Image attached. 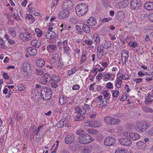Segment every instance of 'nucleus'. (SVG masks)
I'll list each match as a JSON object with an SVG mask.
<instances>
[{
	"mask_svg": "<svg viewBox=\"0 0 153 153\" xmlns=\"http://www.w3.org/2000/svg\"><path fill=\"white\" fill-rule=\"evenodd\" d=\"M89 105L85 104L84 107L82 108L79 106H76L75 108V112L74 117L75 120L76 121L82 120L85 119L84 114L88 109V112H90L91 108Z\"/></svg>",
	"mask_w": 153,
	"mask_h": 153,
	"instance_id": "1",
	"label": "nucleus"
},
{
	"mask_svg": "<svg viewBox=\"0 0 153 153\" xmlns=\"http://www.w3.org/2000/svg\"><path fill=\"white\" fill-rule=\"evenodd\" d=\"M88 5L85 3L79 4L76 7L75 10L77 15L82 16L85 14L88 10Z\"/></svg>",
	"mask_w": 153,
	"mask_h": 153,
	"instance_id": "2",
	"label": "nucleus"
},
{
	"mask_svg": "<svg viewBox=\"0 0 153 153\" xmlns=\"http://www.w3.org/2000/svg\"><path fill=\"white\" fill-rule=\"evenodd\" d=\"M52 91L48 87H44L41 90V96L43 100H49L51 96Z\"/></svg>",
	"mask_w": 153,
	"mask_h": 153,
	"instance_id": "3",
	"label": "nucleus"
},
{
	"mask_svg": "<svg viewBox=\"0 0 153 153\" xmlns=\"http://www.w3.org/2000/svg\"><path fill=\"white\" fill-rule=\"evenodd\" d=\"M93 139L88 134H84L82 136L79 137V142L82 144H86L92 142Z\"/></svg>",
	"mask_w": 153,
	"mask_h": 153,
	"instance_id": "4",
	"label": "nucleus"
},
{
	"mask_svg": "<svg viewBox=\"0 0 153 153\" xmlns=\"http://www.w3.org/2000/svg\"><path fill=\"white\" fill-rule=\"evenodd\" d=\"M150 126V125L145 122L139 123L136 125L135 128L138 131L143 132Z\"/></svg>",
	"mask_w": 153,
	"mask_h": 153,
	"instance_id": "5",
	"label": "nucleus"
},
{
	"mask_svg": "<svg viewBox=\"0 0 153 153\" xmlns=\"http://www.w3.org/2000/svg\"><path fill=\"white\" fill-rule=\"evenodd\" d=\"M105 123L110 125H115L120 122V120L110 117H106L104 119Z\"/></svg>",
	"mask_w": 153,
	"mask_h": 153,
	"instance_id": "6",
	"label": "nucleus"
},
{
	"mask_svg": "<svg viewBox=\"0 0 153 153\" xmlns=\"http://www.w3.org/2000/svg\"><path fill=\"white\" fill-rule=\"evenodd\" d=\"M104 143L106 146L112 145L116 143V140L114 137H108L104 140Z\"/></svg>",
	"mask_w": 153,
	"mask_h": 153,
	"instance_id": "7",
	"label": "nucleus"
},
{
	"mask_svg": "<svg viewBox=\"0 0 153 153\" xmlns=\"http://www.w3.org/2000/svg\"><path fill=\"white\" fill-rule=\"evenodd\" d=\"M73 6L72 2L70 0H68L65 2L62 5L63 10H65L69 12V10L71 9Z\"/></svg>",
	"mask_w": 153,
	"mask_h": 153,
	"instance_id": "8",
	"label": "nucleus"
},
{
	"mask_svg": "<svg viewBox=\"0 0 153 153\" xmlns=\"http://www.w3.org/2000/svg\"><path fill=\"white\" fill-rule=\"evenodd\" d=\"M119 142L121 144L126 146H130L131 144V141L130 140L125 138H120Z\"/></svg>",
	"mask_w": 153,
	"mask_h": 153,
	"instance_id": "9",
	"label": "nucleus"
},
{
	"mask_svg": "<svg viewBox=\"0 0 153 153\" xmlns=\"http://www.w3.org/2000/svg\"><path fill=\"white\" fill-rule=\"evenodd\" d=\"M140 5V0H131V7L132 10L137 9Z\"/></svg>",
	"mask_w": 153,
	"mask_h": 153,
	"instance_id": "10",
	"label": "nucleus"
},
{
	"mask_svg": "<svg viewBox=\"0 0 153 153\" xmlns=\"http://www.w3.org/2000/svg\"><path fill=\"white\" fill-rule=\"evenodd\" d=\"M69 12L65 10L60 11L58 15V17L60 19L67 18L68 16Z\"/></svg>",
	"mask_w": 153,
	"mask_h": 153,
	"instance_id": "11",
	"label": "nucleus"
},
{
	"mask_svg": "<svg viewBox=\"0 0 153 153\" xmlns=\"http://www.w3.org/2000/svg\"><path fill=\"white\" fill-rule=\"evenodd\" d=\"M74 136L73 135H67L65 137V140L66 143L67 144L72 143L74 139Z\"/></svg>",
	"mask_w": 153,
	"mask_h": 153,
	"instance_id": "12",
	"label": "nucleus"
},
{
	"mask_svg": "<svg viewBox=\"0 0 153 153\" xmlns=\"http://www.w3.org/2000/svg\"><path fill=\"white\" fill-rule=\"evenodd\" d=\"M31 66L30 64L27 63L23 64L22 67L20 68V71L22 72L30 71Z\"/></svg>",
	"mask_w": 153,
	"mask_h": 153,
	"instance_id": "13",
	"label": "nucleus"
},
{
	"mask_svg": "<svg viewBox=\"0 0 153 153\" xmlns=\"http://www.w3.org/2000/svg\"><path fill=\"white\" fill-rule=\"evenodd\" d=\"M105 48L104 46L102 45H99L97 47V53L98 57L100 56L101 57L103 56V49L104 48Z\"/></svg>",
	"mask_w": 153,
	"mask_h": 153,
	"instance_id": "14",
	"label": "nucleus"
},
{
	"mask_svg": "<svg viewBox=\"0 0 153 153\" xmlns=\"http://www.w3.org/2000/svg\"><path fill=\"white\" fill-rule=\"evenodd\" d=\"M148 96L145 97V103L146 105H149L152 103L153 102V97L152 95L148 94Z\"/></svg>",
	"mask_w": 153,
	"mask_h": 153,
	"instance_id": "15",
	"label": "nucleus"
},
{
	"mask_svg": "<svg viewBox=\"0 0 153 153\" xmlns=\"http://www.w3.org/2000/svg\"><path fill=\"white\" fill-rule=\"evenodd\" d=\"M26 50L27 53L32 56L35 55L37 53L36 49L33 47L28 48H27Z\"/></svg>",
	"mask_w": 153,
	"mask_h": 153,
	"instance_id": "16",
	"label": "nucleus"
},
{
	"mask_svg": "<svg viewBox=\"0 0 153 153\" xmlns=\"http://www.w3.org/2000/svg\"><path fill=\"white\" fill-rule=\"evenodd\" d=\"M55 33L52 30L47 32L45 36L49 39H53L56 36Z\"/></svg>",
	"mask_w": 153,
	"mask_h": 153,
	"instance_id": "17",
	"label": "nucleus"
},
{
	"mask_svg": "<svg viewBox=\"0 0 153 153\" xmlns=\"http://www.w3.org/2000/svg\"><path fill=\"white\" fill-rule=\"evenodd\" d=\"M87 23L90 26H94L96 25L97 22L95 18L91 16L87 20Z\"/></svg>",
	"mask_w": 153,
	"mask_h": 153,
	"instance_id": "18",
	"label": "nucleus"
},
{
	"mask_svg": "<svg viewBox=\"0 0 153 153\" xmlns=\"http://www.w3.org/2000/svg\"><path fill=\"white\" fill-rule=\"evenodd\" d=\"M93 148L91 145H88L84 147L82 150V153H91L92 152Z\"/></svg>",
	"mask_w": 153,
	"mask_h": 153,
	"instance_id": "19",
	"label": "nucleus"
},
{
	"mask_svg": "<svg viewBox=\"0 0 153 153\" xmlns=\"http://www.w3.org/2000/svg\"><path fill=\"white\" fill-rule=\"evenodd\" d=\"M31 44L33 46L36 48H38L41 45V42L36 39L33 40L31 42Z\"/></svg>",
	"mask_w": 153,
	"mask_h": 153,
	"instance_id": "20",
	"label": "nucleus"
},
{
	"mask_svg": "<svg viewBox=\"0 0 153 153\" xmlns=\"http://www.w3.org/2000/svg\"><path fill=\"white\" fill-rule=\"evenodd\" d=\"M68 98L63 96H60L59 97V102L61 105H62L66 103Z\"/></svg>",
	"mask_w": 153,
	"mask_h": 153,
	"instance_id": "21",
	"label": "nucleus"
},
{
	"mask_svg": "<svg viewBox=\"0 0 153 153\" xmlns=\"http://www.w3.org/2000/svg\"><path fill=\"white\" fill-rule=\"evenodd\" d=\"M43 79L45 83H47L51 80V77L48 74H45L43 76Z\"/></svg>",
	"mask_w": 153,
	"mask_h": 153,
	"instance_id": "22",
	"label": "nucleus"
},
{
	"mask_svg": "<svg viewBox=\"0 0 153 153\" xmlns=\"http://www.w3.org/2000/svg\"><path fill=\"white\" fill-rule=\"evenodd\" d=\"M91 127H98L101 126V124L97 121L90 120Z\"/></svg>",
	"mask_w": 153,
	"mask_h": 153,
	"instance_id": "23",
	"label": "nucleus"
},
{
	"mask_svg": "<svg viewBox=\"0 0 153 153\" xmlns=\"http://www.w3.org/2000/svg\"><path fill=\"white\" fill-rule=\"evenodd\" d=\"M144 7L148 10H153V2H147L145 3Z\"/></svg>",
	"mask_w": 153,
	"mask_h": 153,
	"instance_id": "24",
	"label": "nucleus"
},
{
	"mask_svg": "<svg viewBox=\"0 0 153 153\" xmlns=\"http://www.w3.org/2000/svg\"><path fill=\"white\" fill-rule=\"evenodd\" d=\"M129 135V138L133 140L138 139L140 137V136L137 134L131 132Z\"/></svg>",
	"mask_w": 153,
	"mask_h": 153,
	"instance_id": "25",
	"label": "nucleus"
},
{
	"mask_svg": "<svg viewBox=\"0 0 153 153\" xmlns=\"http://www.w3.org/2000/svg\"><path fill=\"white\" fill-rule=\"evenodd\" d=\"M128 5L127 1L126 0L122 1L118 3V7L120 8H124Z\"/></svg>",
	"mask_w": 153,
	"mask_h": 153,
	"instance_id": "26",
	"label": "nucleus"
},
{
	"mask_svg": "<svg viewBox=\"0 0 153 153\" xmlns=\"http://www.w3.org/2000/svg\"><path fill=\"white\" fill-rule=\"evenodd\" d=\"M59 55L58 54L54 53L52 55V58L51 60V63L52 64L55 63L58 59Z\"/></svg>",
	"mask_w": 153,
	"mask_h": 153,
	"instance_id": "27",
	"label": "nucleus"
},
{
	"mask_svg": "<svg viewBox=\"0 0 153 153\" xmlns=\"http://www.w3.org/2000/svg\"><path fill=\"white\" fill-rule=\"evenodd\" d=\"M24 36L23 39V41H28L31 39L32 35L29 33L27 32L26 33H24Z\"/></svg>",
	"mask_w": 153,
	"mask_h": 153,
	"instance_id": "28",
	"label": "nucleus"
},
{
	"mask_svg": "<svg viewBox=\"0 0 153 153\" xmlns=\"http://www.w3.org/2000/svg\"><path fill=\"white\" fill-rule=\"evenodd\" d=\"M110 98V97L108 98H103L102 103H100V105H99V107H102L107 105L108 102H109V99Z\"/></svg>",
	"mask_w": 153,
	"mask_h": 153,
	"instance_id": "29",
	"label": "nucleus"
},
{
	"mask_svg": "<svg viewBox=\"0 0 153 153\" xmlns=\"http://www.w3.org/2000/svg\"><path fill=\"white\" fill-rule=\"evenodd\" d=\"M92 40L96 42V45L99 44L100 42L99 36L97 34H94L93 36Z\"/></svg>",
	"mask_w": 153,
	"mask_h": 153,
	"instance_id": "30",
	"label": "nucleus"
},
{
	"mask_svg": "<svg viewBox=\"0 0 153 153\" xmlns=\"http://www.w3.org/2000/svg\"><path fill=\"white\" fill-rule=\"evenodd\" d=\"M82 28L84 31L87 33H89L91 31L90 27L86 24L83 25Z\"/></svg>",
	"mask_w": 153,
	"mask_h": 153,
	"instance_id": "31",
	"label": "nucleus"
},
{
	"mask_svg": "<svg viewBox=\"0 0 153 153\" xmlns=\"http://www.w3.org/2000/svg\"><path fill=\"white\" fill-rule=\"evenodd\" d=\"M37 66L39 67H42L44 65L45 62L44 60L42 59H39L37 60L36 62Z\"/></svg>",
	"mask_w": 153,
	"mask_h": 153,
	"instance_id": "32",
	"label": "nucleus"
},
{
	"mask_svg": "<svg viewBox=\"0 0 153 153\" xmlns=\"http://www.w3.org/2000/svg\"><path fill=\"white\" fill-rule=\"evenodd\" d=\"M142 110L144 112L147 113L153 112V109L151 108L146 106H144Z\"/></svg>",
	"mask_w": 153,
	"mask_h": 153,
	"instance_id": "33",
	"label": "nucleus"
},
{
	"mask_svg": "<svg viewBox=\"0 0 153 153\" xmlns=\"http://www.w3.org/2000/svg\"><path fill=\"white\" fill-rule=\"evenodd\" d=\"M71 116L68 113H65L63 115L62 120H69Z\"/></svg>",
	"mask_w": 153,
	"mask_h": 153,
	"instance_id": "34",
	"label": "nucleus"
},
{
	"mask_svg": "<svg viewBox=\"0 0 153 153\" xmlns=\"http://www.w3.org/2000/svg\"><path fill=\"white\" fill-rule=\"evenodd\" d=\"M87 59V55L86 52H83L81 58L80 64L83 63Z\"/></svg>",
	"mask_w": 153,
	"mask_h": 153,
	"instance_id": "35",
	"label": "nucleus"
},
{
	"mask_svg": "<svg viewBox=\"0 0 153 153\" xmlns=\"http://www.w3.org/2000/svg\"><path fill=\"white\" fill-rule=\"evenodd\" d=\"M57 126L59 128H62L65 126V123L64 120L62 119L59 121L57 123Z\"/></svg>",
	"mask_w": 153,
	"mask_h": 153,
	"instance_id": "36",
	"label": "nucleus"
},
{
	"mask_svg": "<svg viewBox=\"0 0 153 153\" xmlns=\"http://www.w3.org/2000/svg\"><path fill=\"white\" fill-rule=\"evenodd\" d=\"M8 31L9 33L13 37L16 36V32L14 28H9Z\"/></svg>",
	"mask_w": 153,
	"mask_h": 153,
	"instance_id": "37",
	"label": "nucleus"
},
{
	"mask_svg": "<svg viewBox=\"0 0 153 153\" xmlns=\"http://www.w3.org/2000/svg\"><path fill=\"white\" fill-rule=\"evenodd\" d=\"M51 80H53L54 82H58L60 80V78L56 75H53L51 77Z\"/></svg>",
	"mask_w": 153,
	"mask_h": 153,
	"instance_id": "38",
	"label": "nucleus"
},
{
	"mask_svg": "<svg viewBox=\"0 0 153 153\" xmlns=\"http://www.w3.org/2000/svg\"><path fill=\"white\" fill-rule=\"evenodd\" d=\"M35 31L38 37H40L42 35V32L39 29L36 28L35 29Z\"/></svg>",
	"mask_w": 153,
	"mask_h": 153,
	"instance_id": "39",
	"label": "nucleus"
},
{
	"mask_svg": "<svg viewBox=\"0 0 153 153\" xmlns=\"http://www.w3.org/2000/svg\"><path fill=\"white\" fill-rule=\"evenodd\" d=\"M112 74H105L104 75V79L103 80L105 81H107L110 78H111V76Z\"/></svg>",
	"mask_w": 153,
	"mask_h": 153,
	"instance_id": "40",
	"label": "nucleus"
},
{
	"mask_svg": "<svg viewBox=\"0 0 153 153\" xmlns=\"http://www.w3.org/2000/svg\"><path fill=\"white\" fill-rule=\"evenodd\" d=\"M24 76L25 78L26 79H28L30 77V71H28L27 72H23Z\"/></svg>",
	"mask_w": 153,
	"mask_h": 153,
	"instance_id": "41",
	"label": "nucleus"
},
{
	"mask_svg": "<svg viewBox=\"0 0 153 153\" xmlns=\"http://www.w3.org/2000/svg\"><path fill=\"white\" fill-rule=\"evenodd\" d=\"M88 133L92 134H95L97 133V130L95 129H89L88 130Z\"/></svg>",
	"mask_w": 153,
	"mask_h": 153,
	"instance_id": "42",
	"label": "nucleus"
},
{
	"mask_svg": "<svg viewBox=\"0 0 153 153\" xmlns=\"http://www.w3.org/2000/svg\"><path fill=\"white\" fill-rule=\"evenodd\" d=\"M109 36L112 40L114 41L116 39L117 36L114 33H109Z\"/></svg>",
	"mask_w": 153,
	"mask_h": 153,
	"instance_id": "43",
	"label": "nucleus"
},
{
	"mask_svg": "<svg viewBox=\"0 0 153 153\" xmlns=\"http://www.w3.org/2000/svg\"><path fill=\"white\" fill-rule=\"evenodd\" d=\"M76 70L75 69H72L70 70H69L68 73V75L69 76H70L71 75L73 74L76 72Z\"/></svg>",
	"mask_w": 153,
	"mask_h": 153,
	"instance_id": "44",
	"label": "nucleus"
},
{
	"mask_svg": "<svg viewBox=\"0 0 153 153\" xmlns=\"http://www.w3.org/2000/svg\"><path fill=\"white\" fill-rule=\"evenodd\" d=\"M137 146H142V147L143 146V147L145 148L146 147V144L142 142L141 141H138L137 143Z\"/></svg>",
	"mask_w": 153,
	"mask_h": 153,
	"instance_id": "45",
	"label": "nucleus"
},
{
	"mask_svg": "<svg viewBox=\"0 0 153 153\" xmlns=\"http://www.w3.org/2000/svg\"><path fill=\"white\" fill-rule=\"evenodd\" d=\"M121 80L120 79H118L116 82L115 85L116 87L119 88L121 86Z\"/></svg>",
	"mask_w": 153,
	"mask_h": 153,
	"instance_id": "46",
	"label": "nucleus"
},
{
	"mask_svg": "<svg viewBox=\"0 0 153 153\" xmlns=\"http://www.w3.org/2000/svg\"><path fill=\"white\" fill-rule=\"evenodd\" d=\"M58 3L56 2L55 0H53L51 4V7L52 9H54L57 5Z\"/></svg>",
	"mask_w": 153,
	"mask_h": 153,
	"instance_id": "47",
	"label": "nucleus"
},
{
	"mask_svg": "<svg viewBox=\"0 0 153 153\" xmlns=\"http://www.w3.org/2000/svg\"><path fill=\"white\" fill-rule=\"evenodd\" d=\"M126 150L125 149H118L115 151V153H126Z\"/></svg>",
	"mask_w": 153,
	"mask_h": 153,
	"instance_id": "48",
	"label": "nucleus"
},
{
	"mask_svg": "<svg viewBox=\"0 0 153 153\" xmlns=\"http://www.w3.org/2000/svg\"><path fill=\"white\" fill-rule=\"evenodd\" d=\"M85 42L88 45L91 46L93 43V42L91 40H85Z\"/></svg>",
	"mask_w": 153,
	"mask_h": 153,
	"instance_id": "49",
	"label": "nucleus"
},
{
	"mask_svg": "<svg viewBox=\"0 0 153 153\" xmlns=\"http://www.w3.org/2000/svg\"><path fill=\"white\" fill-rule=\"evenodd\" d=\"M4 44L2 39L0 38V48L2 49L4 48Z\"/></svg>",
	"mask_w": 153,
	"mask_h": 153,
	"instance_id": "50",
	"label": "nucleus"
},
{
	"mask_svg": "<svg viewBox=\"0 0 153 153\" xmlns=\"http://www.w3.org/2000/svg\"><path fill=\"white\" fill-rule=\"evenodd\" d=\"M106 87L110 89H112L113 88V85L111 82L108 83L106 85Z\"/></svg>",
	"mask_w": 153,
	"mask_h": 153,
	"instance_id": "51",
	"label": "nucleus"
},
{
	"mask_svg": "<svg viewBox=\"0 0 153 153\" xmlns=\"http://www.w3.org/2000/svg\"><path fill=\"white\" fill-rule=\"evenodd\" d=\"M97 100H98L97 103H98L100 105V103L101 104L102 101L103 100L102 96H99L97 98Z\"/></svg>",
	"mask_w": 153,
	"mask_h": 153,
	"instance_id": "52",
	"label": "nucleus"
},
{
	"mask_svg": "<svg viewBox=\"0 0 153 153\" xmlns=\"http://www.w3.org/2000/svg\"><path fill=\"white\" fill-rule=\"evenodd\" d=\"M112 91L113 92V93H112V96L114 97H117L119 94V92L118 91L115 90L114 91Z\"/></svg>",
	"mask_w": 153,
	"mask_h": 153,
	"instance_id": "53",
	"label": "nucleus"
},
{
	"mask_svg": "<svg viewBox=\"0 0 153 153\" xmlns=\"http://www.w3.org/2000/svg\"><path fill=\"white\" fill-rule=\"evenodd\" d=\"M112 20V18L109 17L108 18H104L101 21L102 22L105 23L109 22L110 20Z\"/></svg>",
	"mask_w": 153,
	"mask_h": 153,
	"instance_id": "54",
	"label": "nucleus"
},
{
	"mask_svg": "<svg viewBox=\"0 0 153 153\" xmlns=\"http://www.w3.org/2000/svg\"><path fill=\"white\" fill-rule=\"evenodd\" d=\"M104 45L106 47L105 48L107 49L110 48L111 46V44L110 42H106Z\"/></svg>",
	"mask_w": 153,
	"mask_h": 153,
	"instance_id": "55",
	"label": "nucleus"
},
{
	"mask_svg": "<svg viewBox=\"0 0 153 153\" xmlns=\"http://www.w3.org/2000/svg\"><path fill=\"white\" fill-rule=\"evenodd\" d=\"M38 93L37 94L35 91L33 92L32 93V97H35V99H38Z\"/></svg>",
	"mask_w": 153,
	"mask_h": 153,
	"instance_id": "56",
	"label": "nucleus"
},
{
	"mask_svg": "<svg viewBox=\"0 0 153 153\" xmlns=\"http://www.w3.org/2000/svg\"><path fill=\"white\" fill-rule=\"evenodd\" d=\"M70 21L71 23L74 24H76L78 22L77 20L74 18H71L70 19Z\"/></svg>",
	"mask_w": 153,
	"mask_h": 153,
	"instance_id": "57",
	"label": "nucleus"
},
{
	"mask_svg": "<svg viewBox=\"0 0 153 153\" xmlns=\"http://www.w3.org/2000/svg\"><path fill=\"white\" fill-rule=\"evenodd\" d=\"M80 88L79 85H75L72 87V89L74 90H78Z\"/></svg>",
	"mask_w": 153,
	"mask_h": 153,
	"instance_id": "58",
	"label": "nucleus"
},
{
	"mask_svg": "<svg viewBox=\"0 0 153 153\" xmlns=\"http://www.w3.org/2000/svg\"><path fill=\"white\" fill-rule=\"evenodd\" d=\"M103 96L104 97V98H106V97H108L109 94L107 91H103Z\"/></svg>",
	"mask_w": 153,
	"mask_h": 153,
	"instance_id": "59",
	"label": "nucleus"
},
{
	"mask_svg": "<svg viewBox=\"0 0 153 153\" xmlns=\"http://www.w3.org/2000/svg\"><path fill=\"white\" fill-rule=\"evenodd\" d=\"M84 124L86 126L91 127L90 120L85 121L84 123Z\"/></svg>",
	"mask_w": 153,
	"mask_h": 153,
	"instance_id": "60",
	"label": "nucleus"
},
{
	"mask_svg": "<svg viewBox=\"0 0 153 153\" xmlns=\"http://www.w3.org/2000/svg\"><path fill=\"white\" fill-rule=\"evenodd\" d=\"M36 73L39 75H42L44 73V72L43 71L41 70H37L36 71Z\"/></svg>",
	"mask_w": 153,
	"mask_h": 153,
	"instance_id": "61",
	"label": "nucleus"
},
{
	"mask_svg": "<svg viewBox=\"0 0 153 153\" xmlns=\"http://www.w3.org/2000/svg\"><path fill=\"white\" fill-rule=\"evenodd\" d=\"M36 127L35 126H33L30 128V131L31 132H33V133H35V131L36 130Z\"/></svg>",
	"mask_w": 153,
	"mask_h": 153,
	"instance_id": "62",
	"label": "nucleus"
},
{
	"mask_svg": "<svg viewBox=\"0 0 153 153\" xmlns=\"http://www.w3.org/2000/svg\"><path fill=\"white\" fill-rule=\"evenodd\" d=\"M131 132H128L127 131H125L123 132V135L125 137H127L129 138L130 134H131Z\"/></svg>",
	"mask_w": 153,
	"mask_h": 153,
	"instance_id": "63",
	"label": "nucleus"
},
{
	"mask_svg": "<svg viewBox=\"0 0 153 153\" xmlns=\"http://www.w3.org/2000/svg\"><path fill=\"white\" fill-rule=\"evenodd\" d=\"M149 20L153 22V13H150L149 16Z\"/></svg>",
	"mask_w": 153,
	"mask_h": 153,
	"instance_id": "64",
	"label": "nucleus"
}]
</instances>
